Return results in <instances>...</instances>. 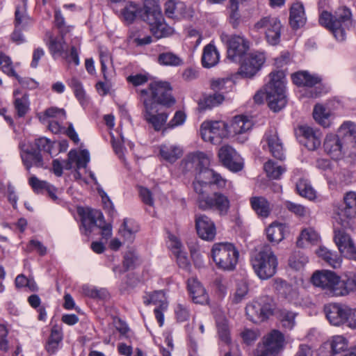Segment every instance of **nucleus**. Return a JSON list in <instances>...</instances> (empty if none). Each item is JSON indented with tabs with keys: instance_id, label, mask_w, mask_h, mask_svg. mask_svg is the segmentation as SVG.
Returning a JSON list of instances; mask_svg holds the SVG:
<instances>
[{
	"instance_id": "e433bc0d",
	"label": "nucleus",
	"mask_w": 356,
	"mask_h": 356,
	"mask_svg": "<svg viewBox=\"0 0 356 356\" xmlns=\"http://www.w3.org/2000/svg\"><path fill=\"white\" fill-rule=\"evenodd\" d=\"M293 82L299 86L312 88L321 82V78L316 75L311 74L307 71H301L291 75Z\"/></svg>"
},
{
	"instance_id": "4d7b16f0",
	"label": "nucleus",
	"mask_w": 356,
	"mask_h": 356,
	"mask_svg": "<svg viewBox=\"0 0 356 356\" xmlns=\"http://www.w3.org/2000/svg\"><path fill=\"white\" fill-rule=\"evenodd\" d=\"M158 62L161 65L168 66H179L183 64L181 58L172 52L160 54L158 57Z\"/></svg>"
},
{
	"instance_id": "f257e3e1",
	"label": "nucleus",
	"mask_w": 356,
	"mask_h": 356,
	"mask_svg": "<svg viewBox=\"0 0 356 356\" xmlns=\"http://www.w3.org/2000/svg\"><path fill=\"white\" fill-rule=\"evenodd\" d=\"M212 184L218 187L225 186V180L213 170H204L198 177L197 181L193 182L194 191L197 194V206L202 211L213 210L220 216H226L230 209L229 199L220 192L209 195L207 192Z\"/></svg>"
},
{
	"instance_id": "603ef678",
	"label": "nucleus",
	"mask_w": 356,
	"mask_h": 356,
	"mask_svg": "<svg viewBox=\"0 0 356 356\" xmlns=\"http://www.w3.org/2000/svg\"><path fill=\"white\" fill-rule=\"evenodd\" d=\"M296 190L300 195L310 200L316 197V191L307 180L300 179L296 184Z\"/></svg>"
},
{
	"instance_id": "393cba45",
	"label": "nucleus",
	"mask_w": 356,
	"mask_h": 356,
	"mask_svg": "<svg viewBox=\"0 0 356 356\" xmlns=\"http://www.w3.org/2000/svg\"><path fill=\"white\" fill-rule=\"evenodd\" d=\"M78 212L86 234L90 233L94 227H97L100 220L104 218L101 211L90 208L80 209Z\"/></svg>"
},
{
	"instance_id": "f3484780",
	"label": "nucleus",
	"mask_w": 356,
	"mask_h": 356,
	"mask_svg": "<svg viewBox=\"0 0 356 356\" xmlns=\"http://www.w3.org/2000/svg\"><path fill=\"white\" fill-rule=\"evenodd\" d=\"M210 164V156L202 152H195L188 154L181 162V166L185 171H198L195 181L202 172L206 170H210L208 166Z\"/></svg>"
},
{
	"instance_id": "c756f323",
	"label": "nucleus",
	"mask_w": 356,
	"mask_h": 356,
	"mask_svg": "<svg viewBox=\"0 0 356 356\" xmlns=\"http://www.w3.org/2000/svg\"><path fill=\"white\" fill-rule=\"evenodd\" d=\"M307 21L305 8L302 3L295 2L290 8L289 24L293 29L303 26Z\"/></svg>"
},
{
	"instance_id": "bf43d9fd",
	"label": "nucleus",
	"mask_w": 356,
	"mask_h": 356,
	"mask_svg": "<svg viewBox=\"0 0 356 356\" xmlns=\"http://www.w3.org/2000/svg\"><path fill=\"white\" fill-rule=\"evenodd\" d=\"M233 81L228 78H218L211 81V88L214 91L227 92L233 87Z\"/></svg>"
},
{
	"instance_id": "423d86ee",
	"label": "nucleus",
	"mask_w": 356,
	"mask_h": 356,
	"mask_svg": "<svg viewBox=\"0 0 356 356\" xmlns=\"http://www.w3.org/2000/svg\"><path fill=\"white\" fill-rule=\"evenodd\" d=\"M335 223L343 228H349L356 220V193L345 194L343 204L335 209Z\"/></svg>"
},
{
	"instance_id": "f03ea898",
	"label": "nucleus",
	"mask_w": 356,
	"mask_h": 356,
	"mask_svg": "<svg viewBox=\"0 0 356 356\" xmlns=\"http://www.w3.org/2000/svg\"><path fill=\"white\" fill-rule=\"evenodd\" d=\"M318 22L330 31L339 41L346 39V31L353 24L351 11L345 6L337 8L334 14L323 11L319 15Z\"/></svg>"
},
{
	"instance_id": "f8f14e48",
	"label": "nucleus",
	"mask_w": 356,
	"mask_h": 356,
	"mask_svg": "<svg viewBox=\"0 0 356 356\" xmlns=\"http://www.w3.org/2000/svg\"><path fill=\"white\" fill-rule=\"evenodd\" d=\"M202 139L212 144H218L229 136L228 124L224 121H205L200 127Z\"/></svg>"
},
{
	"instance_id": "ddd939ff",
	"label": "nucleus",
	"mask_w": 356,
	"mask_h": 356,
	"mask_svg": "<svg viewBox=\"0 0 356 356\" xmlns=\"http://www.w3.org/2000/svg\"><path fill=\"white\" fill-rule=\"evenodd\" d=\"M65 34H60L59 37L49 36L47 43L50 53L55 56H60L68 63H73L75 65L79 64L78 49L76 47L72 46L70 51L63 39Z\"/></svg>"
},
{
	"instance_id": "c9c22d12",
	"label": "nucleus",
	"mask_w": 356,
	"mask_h": 356,
	"mask_svg": "<svg viewBox=\"0 0 356 356\" xmlns=\"http://www.w3.org/2000/svg\"><path fill=\"white\" fill-rule=\"evenodd\" d=\"M220 59L219 53L214 44L209 43L203 49L202 63L204 67L211 68L216 65Z\"/></svg>"
},
{
	"instance_id": "6ab92c4d",
	"label": "nucleus",
	"mask_w": 356,
	"mask_h": 356,
	"mask_svg": "<svg viewBox=\"0 0 356 356\" xmlns=\"http://www.w3.org/2000/svg\"><path fill=\"white\" fill-rule=\"evenodd\" d=\"M266 57L264 53H252L242 59L239 73L245 77L253 76L264 63Z\"/></svg>"
},
{
	"instance_id": "09e8293b",
	"label": "nucleus",
	"mask_w": 356,
	"mask_h": 356,
	"mask_svg": "<svg viewBox=\"0 0 356 356\" xmlns=\"http://www.w3.org/2000/svg\"><path fill=\"white\" fill-rule=\"evenodd\" d=\"M243 0H229V21L233 28L236 29L240 24L244 21V18L241 17L238 10V6Z\"/></svg>"
},
{
	"instance_id": "680f3d73",
	"label": "nucleus",
	"mask_w": 356,
	"mask_h": 356,
	"mask_svg": "<svg viewBox=\"0 0 356 356\" xmlns=\"http://www.w3.org/2000/svg\"><path fill=\"white\" fill-rule=\"evenodd\" d=\"M308 262V257L302 252H296L289 259V266L295 270L302 269Z\"/></svg>"
},
{
	"instance_id": "4c0bfd02",
	"label": "nucleus",
	"mask_w": 356,
	"mask_h": 356,
	"mask_svg": "<svg viewBox=\"0 0 356 356\" xmlns=\"http://www.w3.org/2000/svg\"><path fill=\"white\" fill-rule=\"evenodd\" d=\"M21 157L27 169H30L33 165L37 167L43 166L42 155L40 152L35 149L34 147H31L30 149H27L23 150L21 154Z\"/></svg>"
},
{
	"instance_id": "6e6d98bb",
	"label": "nucleus",
	"mask_w": 356,
	"mask_h": 356,
	"mask_svg": "<svg viewBox=\"0 0 356 356\" xmlns=\"http://www.w3.org/2000/svg\"><path fill=\"white\" fill-rule=\"evenodd\" d=\"M216 325L220 339L225 343L229 344L231 337L227 321L223 318H218L216 319Z\"/></svg>"
},
{
	"instance_id": "a211bd4d",
	"label": "nucleus",
	"mask_w": 356,
	"mask_h": 356,
	"mask_svg": "<svg viewBox=\"0 0 356 356\" xmlns=\"http://www.w3.org/2000/svg\"><path fill=\"white\" fill-rule=\"evenodd\" d=\"M284 346L283 334L279 330H273L264 337L260 356L278 354L284 348Z\"/></svg>"
},
{
	"instance_id": "338daca9",
	"label": "nucleus",
	"mask_w": 356,
	"mask_h": 356,
	"mask_svg": "<svg viewBox=\"0 0 356 356\" xmlns=\"http://www.w3.org/2000/svg\"><path fill=\"white\" fill-rule=\"evenodd\" d=\"M186 119V114L181 111H177L171 120L166 124V128L172 129L176 127L182 125Z\"/></svg>"
},
{
	"instance_id": "9d476101",
	"label": "nucleus",
	"mask_w": 356,
	"mask_h": 356,
	"mask_svg": "<svg viewBox=\"0 0 356 356\" xmlns=\"http://www.w3.org/2000/svg\"><path fill=\"white\" fill-rule=\"evenodd\" d=\"M146 96L153 103L170 107L175 104V99L172 95V88L167 81H155L150 83Z\"/></svg>"
},
{
	"instance_id": "7c9ffc66",
	"label": "nucleus",
	"mask_w": 356,
	"mask_h": 356,
	"mask_svg": "<svg viewBox=\"0 0 356 356\" xmlns=\"http://www.w3.org/2000/svg\"><path fill=\"white\" fill-rule=\"evenodd\" d=\"M264 140L266 142L269 151L274 157L280 160H282L284 158L282 143L275 130H270L266 133Z\"/></svg>"
},
{
	"instance_id": "20e7f679",
	"label": "nucleus",
	"mask_w": 356,
	"mask_h": 356,
	"mask_svg": "<svg viewBox=\"0 0 356 356\" xmlns=\"http://www.w3.org/2000/svg\"><path fill=\"white\" fill-rule=\"evenodd\" d=\"M285 83L283 71L279 70L269 74V81L264 90L268 106L274 112L280 111L286 104Z\"/></svg>"
},
{
	"instance_id": "72a5a7b5",
	"label": "nucleus",
	"mask_w": 356,
	"mask_h": 356,
	"mask_svg": "<svg viewBox=\"0 0 356 356\" xmlns=\"http://www.w3.org/2000/svg\"><path fill=\"white\" fill-rule=\"evenodd\" d=\"M252 127V122L247 116L243 115L235 116L228 126L229 136L238 135L246 133Z\"/></svg>"
},
{
	"instance_id": "f704fd0d",
	"label": "nucleus",
	"mask_w": 356,
	"mask_h": 356,
	"mask_svg": "<svg viewBox=\"0 0 356 356\" xmlns=\"http://www.w3.org/2000/svg\"><path fill=\"white\" fill-rule=\"evenodd\" d=\"M332 350L333 355H342V356H356V346L350 351L348 350L346 339L342 336H335L330 343L325 344Z\"/></svg>"
},
{
	"instance_id": "37998d69",
	"label": "nucleus",
	"mask_w": 356,
	"mask_h": 356,
	"mask_svg": "<svg viewBox=\"0 0 356 356\" xmlns=\"http://www.w3.org/2000/svg\"><path fill=\"white\" fill-rule=\"evenodd\" d=\"M339 282L337 296H345L356 291V276L354 274L347 276L346 279L343 280L339 277Z\"/></svg>"
},
{
	"instance_id": "a878e982",
	"label": "nucleus",
	"mask_w": 356,
	"mask_h": 356,
	"mask_svg": "<svg viewBox=\"0 0 356 356\" xmlns=\"http://www.w3.org/2000/svg\"><path fill=\"white\" fill-rule=\"evenodd\" d=\"M344 143L337 134H329L325 138L323 148L331 157L338 159L343 154Z\"/></svg>"
},
{
	"instance_id": "a19ab883",
	"label": "nucleus",
	"mask_w": 356,
	"mask_h": 356,
	"mask_svg": "<svg viewBox=\"0 0 356 356\" xmlns=\"http://www.w3.org/2000/svg\"><path fill=\"white\" fill-rule=\"evenodd\" d=\"M15 108L19 117L24 116L29 110V101L27 94H21L19 90L13 92Z\"/></svg>"
},
{
	"instance_id": "473e14b6",
	"label": "nucleus",
	"mask_w": 356,
	"mask_h": 356,
	"mask_svg": "<svg viewBox=\"0 0 356 356\" xmlns=\"http://www.w3.org/2000/svg\"><path fill=\"white\" fill-rule=\"evenodd\" d=\"M159 16H156L153 19L154 22L149 24L151 32L158 39L168 37L174 33L173 28L165 22L161 12L159 13Z\"/></svg>"
},
{
	"instance_id": "8fccbe9b",
	"label": "nucleus",
	"mask_w": 356,
	"mask_h": 356,
	"mask_svg": "<svg viewBox=\"0 0 356 356\" xmlns=\"http://www.w3.org/2000/svg\"><path fill=\"white\" fill-rule=\"evenodd\" d=\"M296 315V313L286 309H281L277 313V319L282 326L288 330H291L295 326Z\"/></svg>"
},
{
	"instance_id": "0eeeda50",
	"label": "nucleus",
	"mask_w": 356,
	"mask_h": 356,
	"mask_svg": "<svg viewBox=\"0 0 356 356\" xmlns=\"http://www.w3.org/2000/svg\"><path fill=\"white\" fill-rule=\"evenodd\" d=\"M140 101L143 102L145 111V120L152 126L156 131L161 130L166 124L169 113L162 111L159 106L153 103L146 97L147 92L146 90L139 91Z\"/></svg>"
},
{
	"instance_id": "a18cd8bd",
	"label": "nucleus",
	"mask_w": 356,
	"mask_h": 356,
	"mask_svg": "<svg viewBox=\"0 0 356 356\" xmlns=\"http://www.w3.org/2000/svg\"><path fill=\"white\" fill-rule=\"evenodd\" d=\"M320 240L318 233L312 227H307L302 230L298 240L297 245L304 247L306 243L316 244Z\"/></svg>"
},
{
	"instance_id": "5701e85b",
	"label": "nucleus",
	"mask_w": 356,
	"mask_h": 356,
	"mask_svg": "<svg viewBox=\"0 0 356 356\" xmlns=\"http://www.w3.org/2000/svg\"><path fill=\"white\" fill-rule=\"evenodd\" d=\"M195 227L198 236L205 241H213L216 235V228L213 220L206 215L195 216Z\"/></svg>"
},
{
	"instance_id": "9b49d317",
	"label": "nucleus",
	"mask_w": 356,
	"mask_h": 356,
	"mask_svg": "<svg viewBox=\"0 0 356 356\" xmlns=\"http://www.w3.org/2000/svg\"><path fill=\"white\" fill-rule=\"evenodd\" d=\"M311 282L327 295L337 296V286L340 282L339 276L334 272L327 270H316L311 277Z\"/></svg>"
},
{
	"instance_id": "de8ad7c7",
	"label": "nucleus",
	"mask_w": 356,
	"mask_h": 356,
	"mask_svg": "<svg viewBox=\"0 0 356 356\" xmlns=\"http://www.w3.org/2000/svg\"><path fill=\"white\" fill-rule=\"evenodd\" d=\"M223 95L220 93H214L213 95H207L200 100L198 108L200 111L211 109L215 106H219L224 101Z\"/></svg>"
},
{
	"instance_id": "2f4dec72",
	"label": "nucleus",
	"mask_w": 356,
	"mask_h": 356,
	"mask_svg": "<svg viewBox=\"0 0 356 356\" xmlns=\"http://www.w3.org/2000/svg\"><path fill=\"white\" fill-rule=\"evenodd\" d=\"M0 66L2 71L10 76L15 77L20 84L24 87L33 88L35 83L33 79L20 78L15 72L10 58L0 51Z\"/></svg>"
},
{
	"instance_id": "ea45409f",
	"label": "nucleus",
	"mask_w": 356,
	"mask_h": 356,
	"mask_svg": "<svg viewBox=\"0 0 356 356\" xmlns=\"http://www.w3.org/2000/svg\"><path fill=\"white\" fill-rule=\"evenodd\" d=\"M286 227L284 224L274 222L266 228L267 238L271 243H278L284 238Z\"/></svg>"
},
{
	"instance_id": "b1692460",
	"label": "nucleus",
	"mask_w": 356,
	"mask_h": 356,
	"mask_svg": "<svg viewBox=\"0 0 356 356\" xmlns=\"http://www.w3.org/2000/svg\"><path fill=\"white\" fill-rule=\"evenodd\" d=\"M161 13L160 7L153 0H145L142 6H135V19H140L148 24L153 19L159 16Z\"/></svg>"
},
{
	"instance_id": "c03bdc74",
	"label": "nucleus",
	"mask_w": 356,
	"mask_h": 356,
	"mask_svg": "<svg viewBox=\"0 0 356 356\" xmlns=\"http://www.w3.org/2000/svg\"><path fill=\"white\" fill-rule=\"evenodd\" d=\"M160 155L163 159L172 163L182 155V150L177 145H162L160 147Z\"/></svg>"
},
{
	"instance_id": "e2e57ef3",
	"label": "nucleus",
	"mask_w": 356,
	"mask_h": 356,
	"mask_svg": "<svg viewBox=\"0 0 356 356\" xmlns=\"http://www.w3.org/2000/svg\"><path fill=\"white\" fill-rule=\"evenodd\" d=\"M286 207L289 211L300 217H305L310 214L309 209L302 204L289 201L286 202Z\"/></svg>"
},
{
	"instance_id": "58836bf2",
	"label": "nucleus",
	"mask_w": 356,
	"mask_h": 356,
	"mask_svg": "<svg viewBox=\"0 0 356 356\" xmlns=\"http://www.w3.org/2000/svg\"><path fill=\"white\" fill-rule=\"evenodd\" d=\"M63 340L62 328L57 325L51 327L50 336L48 339L46 349L49 354H54L59 348Z\"/></svg>"
},
{
	"instance_id": "69168bd1",
	"label": "nucleus",
	"mask_w": 356,
	"mask_h": 356,
	"mask_svg": "<svg viewBox=\"0 0 356 356\" xmlns=\"http://www.w3.org/2000/svg\"><path fill=\"white\" fill-rule=\"evenodd\" d=\"M176 318L178 321L183 322L188 319L190 313L186 305L178 303L175 308Z\"/></svg>"
},
{
	"instance_id": "052dcab7",
	"label": "nucleus",
	"mask_w": 356,
	"mask_h": 356,
	"mask_svg": "<svg viewBox=\"0 0 356 356\" xmlns=\"http://www.w3.org/2000/svg\"><path fill=\"white\" fill-rule=\"evenodd\" d=\"M337 135L343 141L346 138H356V124L351 122H345L339 128Z\"/></svg>"
},
{
	"instance_id": "2eb2a0df",
	"label": "nucleus",
	"mask_w": 356,
	"mask_h": 356,
	"mask_svg": "<svg viewBox=\"0 0 356 356\" xmlns=\"http://www.w3.org/2000/svg\"><path fill=\"white\" fill-rule=\"evenodd\" d=\"M143 302L146 305H155L154 313L160 327L164 323V314L168 309V300L163 290L155 291L143 296Z\"/></svg>"
},
{
	"instance_id": "49530a36",
	"label": "nucleus",
	"mask_w": 356,
	"mask_h": 356,
	"mask_svg": "<svg viewBox=\"0 0 356 356\" xmlns=\"http://www.w3.org/2000/svg\"><path fill=\"white\" fill-rule=\"evenodd\" d=\"M250 204L253 210L259 216L266 218L270 214V205L268 202L264 197H252L250 199Z\"/></svg>"
},
{
	"instance_id": "4468645a",
	"label": "nucleus",
	"mask_w": 356,
	"mask_h": 356,
	"mask_svg": "<svg viewBox=\"0 0 356 356\" xmlns=\"http://www.w3.org/2000/svg\"><path fill=\"white\" fill-rule=\"evenodd\" d=\"M282 28L280 19L274 16L264 17L254 24L256 30H265V38L270 45H276L280 42Z\"/></svg>"
},
{
	"instance_id": "3c124183",
	"label": "nucleus",
	"mask_w": 356,
	"mask_h": 356,
	"mask_svg": "<svg viewBox=\"0 0 356 356\" xmlns=\"http://www.w3.org/2000/svg\"><path fill=\"white\" fill-rule=\"evenodd\" d=\"M15 15V28L25 29L31 24V18L26 13V0H23L22 7L16 8Z\"/></svg>"
},
{
	"instance_id": "0e129e2a",
	"label": "nucleus",
	"mask_w": 356,
	"mask_h": 356,
	"mask_svg": "<svg viewBox=\"0 0 356 356\" xmlns=\"http://www.w3.org/2000/svg\"><path fill=\"white\" fill-rule=\"evenodd\" d=\"M29 184L32 187L33 190L38 193H43L49 184L48 182L40 180L34 175L29 178Z\"/></svg>"
},
{
	"instance_id": "c85d7f7f",
	"label": "nucleus",
	"mask_w": 356,
	"mask_h": 356,
	"mask_svg": "<svg viewBox=\"0 0 356 356\" xmlns=\"http://www.w3.org/2000/svg\"><path fill=\"white\" fill-rule=\"evenodd\" d=\"M273 287L279 295L289 302H296L298 299L299 292L298 289L281 278H275L273 280Z\"/></svg>"
},
{
	"instance_id": "aec40b11",
	"label": "nucleus",
	"mask_w": 356,
	"mask_h": 356,
	"mask_svg": "<svg viewBox=\"0 0 356 356\" xmlns=\"http://www.w3.org/2000/svg\"><path fill=\"white\" fill-rule=\"evenodd\" d=\"M327 319L330 324L339 326L346 322L349 323L350 308L339 304H329L324 307Z\"/></svg>"
},
{
	"instance_id": "864d4df0",
	"label": "nucleus",
	"mask_w": 356,
	"mask_h": 356,
	"mask_svg": "<svg viewBox=\"0 0 356 356\" xmlns=\"http://www.w3.org/2000/svg\"><path fill=\"white\" fill-rule=\"evenodd\" d=\"M264 169L267 174V176L273 179H280L281 175L285 172L286 169L277 165L276 163L269 160L264 165Z\"/></svg>"
},
{
	"instance_id": "6e6552de",
	"label": "nucleus",
	"mask_w": 356,
	"mask_h": 356,
	"mask_svg": "<svg viewBox=\"0 0 356 356\" xmlns=\"http://www.w3.org/2000/svg\"><path fill=\"white\" fill-rule=\"evenodd\" d=\"M221 39L227 46V58L232 62L241 63L250 49V41L242 35L222 34Z\"/></svg>"
},
{
	"instance_id": "79ce46f5",
	"label": "nucleus",
	"mask_w": 356,
	"mask_h": 356,
	"mask_svg": "<svg viewBox=\"0 0 356 356\" xmlns=\"http://www.w3.org/2000/svg\"><path fill=\"white\" fill-rule=\"evenodd\" d=\"M313 117L316 122L323 127L330 126L331 112L321 104H316L313 111Z\"/></svg>"
},
{
	"instance_id": "4be33fe9",
	"label": "nucleus",
	"mask_w": 356,
	"mask_h": 356,
	"mask_svg": "<svg viewBox=\"0 0 356 356\" xmlns=\"http://www.w3.org/2000/svg\"><path fill=\"white\" fill-rule=\"evenodd\" d=\"M300 141L309 150H315L321 144V132L309 126H300L298 128Z\"/></svg>"
},
{
	"instance_id": "7ed1b4c3",
	"label": "nucleus",
	"mask_w": 356,
	"mask_h": 356,
	"mask_svg": "<svg viewBox=\"0 0 356 356\" xmlns=\"http://www.w3.org/2000/svg\"><path fill=\"white\" fill-rule=\"evenodd\" d=\"M250 262L254 272L261 280L271 278L277 272V258L269 245L257 249L251 255Z\"/></svg>"
},
{
	"instance_id": "dca6fc26",
	"label": "nucleus",
	"mask_w": 356,
	"mask_h": 356,
	"mask_svg": "<svg viewBox=\"0 0 356 356\" xmlns=\"http://www.w3.org/2000/svg\"><path fill=\"white\" fill-rule=\"evenodd\" d=\"M337 226L339 225L335 223L334 240L339 252L344 257L356 261V244L344 230L345 228L341 229Z\"/></svg>"
},
{
	"instance_id": "bb28decb",
	"label": "nucleus",
	"mask_w": 356,
	"mask_h": 356,
	"mask_svg": "<svg viewBox=\"0 0 356 356\" xmlns=\"http://www.w3.org/2000/svg\"><path fill=\"white\" fill-rule=\"evenodd\" d=\"M164 7L165 14L169 18L179 20L191 16L185 3L179 0H168Z\"/></svg>"
},
{
	"instance_id": "13d9d810",
	"label": "nucleus",
	"mask_w": 356,
	"mask_h": 356,
	"mask_svg": "<svg viewBox=\"0 0 356 356\" xmlns=\"http://www.w3.org/2000/svg\"><path fill=\"white\" fill-rule=\"evenodd\" d=\"M249 286L248 282L244 280H240L236 284V291L233 295L232 302L238 304L243 300L248 294Z\"/></svg>"
},
{
	"instance_id": "5fc2aeb1",
	"label": "nucleus",
	"mask_w": 356,
	"mask_h": 356,
	"mask_svg": "<svg viewBox=\"0 0 356 356\" xmlns=\"http://www.w3.org/2000/svg\"><path fill=\"white\" fill-rule=\"evenodd\" d=\"M68 84L73 90L74 95L79 102L81 104L86 103L87 102V97L81 82L76 78L73 77L69 81Z\"/></svg>"
},
{
	"instance_id": "cd10ccee",
	"label": "nucleus",
	"mask_w": 356,
	"mask_h": 356,
	"mask_svg": "<svg viewBox=\"0 0 356 356\" xmlns=\"http://www.w3.org/2000/svg\"><path fill=\"white\" fill-rule=\"evenodd\" d=\"M188 290L193 302L196 304H207L209 295L203 285L196 278L188 280Z\"/></svg>"
},
{
	"instance_id": "1a4fd4ad",
	"label": "nucleus",
	"mask_w": 356,
	"mask_h": 356,
	"mask_svg": "<svg viewBox=\"0 0 356 356\" xmlns=\"http://www.w3.org/2000/svg\"><path fill=\"white\" fill-rule=\"evenodd\" d=\"M275 303L268 296H264L246 306V314L249 319L257 323L269 318L273 314Z\"/></svg>"
},
{
	"instance_id": "39448f33",
	"label": "nucleus",
	"mask_w": 356,
	"mask_h": 356,
	"mask_svg": "<svg viewBox=\"0 0 356 356\" xmlns=\"http://www.w3.org/2000/svg\"><path fill=\"white\" fill-rule=\"evenodd\" d=\"M239 252L230 243L213 244L211 257L217 267L223 270H233L238 263Z\"/></svg>"
},
{
	"instance_id": "412c9836",
	"label": "nucleus",
	"mask_w": 356,
	"mask_h": 356,
	"mask_svg": "<svg viewBox=\"0 0 356 356\" xmlns=\"http://www.w3.org/2000/svg\"><path fill=\"white\" fill-rule=\"evenodd\" d=\"M218 157L222 165L231 171L238 172L243 167L241 156L229 145L222 146L219 149Z\"/></svg>"
},
{
	"instance_id": "774afa93",
	"label": "nucleus",
	"mask_w": 356,
	"mask_h": 356,
	"mask_svg": "<svg viewBox=\"0 0 356 356\" xmlns=\"http://www.w3.org/2000/svg\"><path fill=\"white\" fill-rule=\"evenodd\" d=\"M240 335L244 343L250 344L257 340L259 333L257 330L246 328L241 332Z\"/></svg>"
}]
</instances>
